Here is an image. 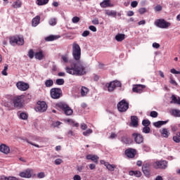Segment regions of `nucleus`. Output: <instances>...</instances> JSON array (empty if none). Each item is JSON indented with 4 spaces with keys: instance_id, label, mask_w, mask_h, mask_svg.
<instances>
[{
    "instance_id": "f257e3e1",
    "label": "nucleus",
    "mask_w": 180,
    "mask_h": 180,
    "mask_svg": "<svg viewBox=\"0 0 180 180\" xmlns=\"http://www.w3.org/2000/svg\"><path fill=\"white\" fill-rule=\"evenodd\" d=\"M72 56L75 60L70 62V66L65 68V71L70 75L81 77L86 74V68L81 60V47L75 42L72 44Z\"/></svg>"
},
{
    "instance_id": "f03ea898",
    "label": "nucleus",
    "mask_w": 180,
    "mask_h": 180,
    "mask_svg": "<svg viewBox=\"0 0 180 180\" xmlns=\"http://www.w3.org/2000/svg\"><path fill=\"white\" fill-rule=\"evenodd\" d=\"M23 99H25V95L11 96V101L13 102L14 108L18 109H20L23 106Z\"/></svg>"
},
{
    "instance_id": "7ed1b4c3",
    "label": "nucleus",
    "mask_w": 180,
    "mask_h": 180,
    "mask_svg": "<svg viewBox=\"0 0 180 180\" xmlns=\"http://www.w3.org/2000/svg\"><path fill=\"white\" fill-rule=\"evenodd\" d=\"M56 108L63 110L66 116H71V115L74 113L72 109H71L65 103L60 102L56 104Z\"/></svg>"
},
{
    "instance_id": "20e7f679",
    "label": "nucleus",
    "mask_w": 180,
    "mask_h": 180,
    "mask_svg": "<svg viewBox=\"0 0 180 180\" xmlns=\"http://www.w3.org/2000/svg\"><path fill=\"white\" fill-rule=\"evenodd\" d=\"M9 41L11 46H23L25 44V39L20 36L11 37Z\"/></svg>"
},
{
    "instance_id": "39448f33",
    "label": "nucleus",
    "mask_w": 180,
    "mask_h": 180,
    "mask_svg": "<svg viewBox=\"0 0 180 180\" xmlns=\"http://www.w3.org/2000/svg\"><path fill=\"white\" fill-rule=\"evenodd\" d=\"M155 169H167L168 167V162L167 160H158L153 163Z\"/></svg>"
},
{
    "instance_id": "423d86ee",
    "label": "nucleus",
    "mask_w": 180,
    "mask_h": 180,
    "mask_svg": "<svg viewBox=\"0 0 180 180\" xmlns=\"http://www.w3.org/2000/svg\"><path fill=\"white\" fill-rule=\"evenodd\" d=\"M155 25L160 29H167L171 26V23L165 21L164 19H158L155 21Z\"/></svg>"
},
{
    "instance_id": "0eeeda50",
    "label": "nucleus",
    "mask_w": 180,
    "mask_h": 180,
    "mask_svg": "<svg viewBox=\"0 0 180 180\" xmlns=\"http://www.w3.org/2000/svg\"><path fill=\"white\" fill-rule=\"evenodd\" d=\"M51 98L53 99H60L63 95V91L60 88H53L51 89Z\"/></svg>"
},
{
    "instance_id": "6e6552de",
    "label": "nucleus",
    "mask_w": 180,
    "mask_h": 180,
    "mask_svg": "<svg viewBox=\"0 0 180 180\" xmlns=\"http://www.w3.org/2000/svg\"><path fill=\"white\" fill-rule=\"evenodd\" d=\"M117 109L121 113L127 112L129 109V103L126 100H122L117 103Z\"/></svg>"
},
{
    "instance_id": "1a4fd4ad",
    "label": "nucleus",
    "mask_w": 180,
    "mask_h": 180,
    "mask_svg": "<svg viewBox=\"0 0 180 180\" xmlns=\"http://www.w3.org/2000/svg\"><path fill=\"white\" fill-rule=\"evenodd\" d=\"M122 86V83L117 80L110 82L107 86L108 92H113L115 88H120Z\"/></svg>"
},
{
    "instance_id": "9d476101",
    "label": "nucleus",
    "mask_w": 180,
    "mask_h": 180,
    "mask_svg": "<svg viewBox=\"0 0 180 180\" xmlns=\"http://www.w3.org/2000/svg\"><path fill=\"white\" fill-rule=\"evenodd\" d=\"M35 109L37 112H46L47 110V104L44 101H39Z\"/></svg>"
},
{
    "instance_id": "9b49d317",
    "label": "nucleus",
    "mask_w": 180,
    "mask_h": 180,
    "mask_svg": "<svg viewBox=\"0 0 180 180\" xmlns=\"http://www.w3.org/2000/svg\"><path fill=\"white\" fill-rule=\"evenodd\" d=\"M132 136L134 137V141L136 144H141V143L144 141V137H143V135L140 134L134 133L132 134Z\"/></svg>"
},
{
    "instance_id": "f8f14e48",
    "label": "nucleus",
    "mask_w": 180,
    "mask_h": 180,
    "mask_svg": "<svg viewBox=\"0 0 180 180\" xmlns=\"http://www.w3.org/2000/svg\"><path fill=\"white\" fill-rule=\"evenodd\" d=\"M16 86L20 91H27L29 88V84L23 82H18L16 84Z\"/></svg>"
},
{
    "instance_id": "ddd939ff",
    "label": "nucleus",
    "mask_w": 180,
    "mask_h": 180,
    "mask_svg": "<svg viewBox=\"0 0 180 180\" xmlns=\"http://www.w3.org/2000/svg\"><path fill=\"white\" fill-rule=\"evenodd\" d=\"M136 154H137V151L133 148H128L125 150V155L128 158H134L136 157Z\"/></svg>"
},
{
    "instance_id": "4468645a",
    "label": "nucleus",
    "mask_w": 180,
    "mask_h": 180,
    "mask_svg": "<svg viewBox=\"0 0 180 180\" xmlns=\"http://www.w3.org/2000/svg\"><path fill=\"white\" fill-rule=\"evenodd\" d=\"M146 88V85L143 84H135L132 89L133 92H136V94H141L143 90Z\"/></svg>"
},
{
    "instance_id": "2eb2a0df",
    "label": "nucleus",
    "mask_w": 180,
    "mask_h": 180,
    "mask_svg": "<svg viewBox=\"0 0 180 180\" xmlns=\"http://www.w3.org/2000/svg\"><path fill=\"white\" fill-rule=\"evenodd\" d=\"M19 176L21 178H32V170L27 169L24 172H20Z\"/></svg>"
},
{
    "instance_id": "dca6fc26",
    "label": "nucleus",
    "mask_w": 180,
    "mask_h": 180,
    "mask_svg": "<svg viewBox=\"0 0 180 180\" xmlns=\"http://www.w3.org/2000/svg\"><path fill=\"white\" fill-rule=\"evenodd\" d=\"M101 162L103 164L105 167H106L107 169L111 172H113V171H115V168H116V165H110L109 162H105V160H101Z\"/></svg>"
},
{
    "instance_id": "f3484780",
    "label": "nucleus",
    "mask_w": 180,
    "mask_h": 180,
    "mask_svg": "<svg viewBox=\"0 0 180 180\" xmlns=\"http://www.w3.org/2000/svg\"><path fill=\"white\" fill-rule=\"evenodd\" d=\"M131 124L133 127H137L139 126V117L137 116H131Z\"/></svg>"
},
{
    "instance_id": "a211bd4d",
    "label": "nucleus",
    "mask_w": 180,
    "mask_h": 180,
    "mask_svg": "<svg viewBox=\"0 0 180 180\" xmlns=\"http://www.w3.org/2000/svg\"><path fill=\"white\" fill-rule=\"evenodd\" d=\"M0 151L1 153H4V154H9V151H11V149L6 145L1 144L0 146Z\"/></svg>"
},
{
    "instance_id": "6ab92c4d",
    "label": "nucleus",
    "mask_w": 180,
    "mask_h": 180,
    "mask_svg": "<svg viewBox=\"0 0 180 180\" xmlns=\"http://www.w3.org/2000/svg\"><path fill=\"white\" fill-rule=\"evenodd\" d=\"M86 160H91L95 164H98V160H99V157L96 155H88L86 156Z\"/></svg>"
},
{
    "instance_id": "aec40b11",
    "label": "nucleus",
    "mask_w": 180,
    "mask_h": 180,
    "mask_svg": "<svg viewBox=\"0 0 180 180\" xmlns=\"http://www.w3.org/2000/svg\"><path fill=\"white\" fill-rule=\"evenodd\" d=\"M100 6L101 8H110L112 4H110V0H103L100 3Z\"/></svg>"
},
{
    "instance_id": "412c9836",
    "label": "nucleus",
    "mask_w": 180,
    "mask_h": 180,
    "mask_svg": "<svg viewBox=\"0 0 180 180\" xmlns=\"http://www.w3.org/2000/svg\"><path fill=\"white\" fill-rule=\"evenodd\" d=\"M162 137H164L165 139H168L169 137V131L167 129V128H163L162 130L160 131Z\"/></svg>"
},
{
    "instance_id": "4be33fe9",
    "label": "nucleus",
    "mask_w": 180,
    "mask_h": 180,
    "mask_svg": "<svg viewBox=\"0 0 180 180\" xmlns=\"http://www.w3.org/2000/svg\"><path fill=\"white\" fill-rule=\"evenodd\" d=\"M34 57L37 60H43V58H44V53H43V51H39V52L35 53Z\"/></svg>"
},
{
    "instance_id": "5701e85b",
    "label": "nucleus",
    "mask_w": 180,
    "mask_h": 180,
    "mask_svg": "<svg viewBox=\"0 0 180 180\" xmlns=\"http://www.w3.org/2000/svg\"><path fill=\"white\" fill-rule=\"evenodd\" d=\"M167 123H168V120L158 121L156 122H153V126H155V127H158V129H160V127H161V126H164V124H167Z\"/></svg>"
},
{
    "instance_id": "b1692460",
    "label": "nucleus",
    "mask_w": 180,
    "mask_h": 180,
    "mask_svg": "<svg viewBox=\"0 0 180 180\" xmlns=\"http://www.w3.org/2000/svg\"><path fill=\"white\" fill-rule=\"evenodd\" d=\"M39 23H40V16L39 15H37L35 18H34L32 19V26L36 27V26H37V25H39Z\"/></svg>"
},
{
    "instance_id": "393cba45",
    "label": "nucleus",
    "mask_w": 180,
    "mask_h": 180,
    "mask_svg": "<svg viewBox=\"0 0 180 180\" xmlns=\"http://www.w3.org/2000/svg\"><path fill=\"white\" fill-rule=\"evenodd\" d=\"M170 113L174 117H180V110L173 109L170 111Z\"/></svg>"
},
{
    "instance_id": "a878e982",
    "label": "nucleus",
    "mask_w": 180,
    "mask_h": 180,
    "mask_svg": "<svg viewBox=\"0 0 180 180\" xmlns=\"http://www.w3.org/2000/svg\"><path fill=\"white\" fill-rule=\"evenodd\" d=\"M57 39H60V36L50 35L45 38V41H53V40H57Z\"/></svg>"
},
{
    "instance_id": "bb28decb",
    "label": "nucleus",
    "mask_w": 180,
    "mask_h": 180,
    "mask_svg": "<svg viewBox=\"0 0 180 180\" xmlns=\"http://www.w3.org/2000/svg\"><path fill=\"white\" fill-rule=\"evenodd\" d=\"M172 101H170V103H176L177 105H180V97L176 98L175 95L172 96Z\"/></svg>"
},
{
    "instance_id": "cd10ccee",
    "label": "nucleus",
    "mask_w": 180,
    "mask_h": 180,
    "mask_svg": "<svg viewBox=\"0 0 180 180\" xmlns=\"http://www.w3.org/2000/svg\"><path fill=\"white\" fill-rule=\"evenodd\" d=\"M105 15L108 16H111L112 18H116L117 13L115 11L107 10L105 11Z\"/></svg>"
},
{
    "instance_id": "c85d7f7f",
    "label": "nucleus",
    "mask_w": 180,
    "mask_h": 180,
    "mask_svg": "<svg viewBox=\"0 0 180 180\" xmlns=\"http://www.w3.org/2000/svg\"><path fill=\"white\" fill-rule=\"evenodd\" d=\"M88 92H89V89L85 86H82L81 88V96H86L88 95Z\"/></svg>"
},
{
    "instance_id": "c756f323",
    "label": "nucleus",
    "mask_w": 180,
    "mask_h": 180,
    "mask_svg": "<svg viewBox=\"0 0 180 180\" xmlns=\"http://www.w3.org/2000/svg\"><path fill=\"white\" fill-rule=\"evenodd\" d=\"M50 0H37L36 4L39 6H43L44 5H47Z\"/></svg>"
},
{
    "instance_id": "7c9ffc66",
    "label": "nucleus",
    "mask_w": 180,
    "mask_h": 180,
    "mask_svg": "<svg viewBox=\"0 0 180 180\" xmlns=\"http://www.w3.org/2000/svg\"><path fill=\"white\" fill-rule=\"evenodd\" d=\"M124 34H117L115 36V40H117V41H123V40H124Z\"/></svg>"
},
{
    "instance_id": "2f4dec72",
    "label": "nucleus",
    "mask_w": 180,
    "mask_h": 180,
    "mask_svg": "<svg viewBox=\"0 0 180 180\" xmlns=\"http://www.w3.org/2000/svg\"><path fill=\"white\" fill-rule=\"evenodd\" d=\"M129 175H131V176L134 175L137 178H140V176H141V172H140V171H130L129 172Z\"/></svg>"
},
{
    "instance_id": "473e14b6",
    "label": "nucleus",
    "mask_w": 180,
    "mask_h": 180,
    "mask_svg": "<svg viewBox=\"0 0 180 180\" xmlns=\"http://www.w3.org/2000/svg\"><path fill=\"white\" fill-rule=\"evenodd\" d=\"M121 141L124 144H130L131 141L130 138L127 137V136H124L121 138Z\"/></svg>"
},
{
    "instance_id": "72a5a7b5",
    "label": "nucleus",
    "mask_w": 180,
    "mask_h": 180,
    "mask_svg": "<svg viewBox=\"0 0 180 180\" xmlns=\"http://www.w3.org/2000/svg\"><path fill=\"white\" fill-rule=\"evenodd\" d=\"M53 84L54 82H53V79H47L45 82V86H46V88H50L51 86H53Z\"/></svg>"
},
{
    "instance_id": "f704fd0d",
    "label": "nucleus",
    "mask_w": 180,
    "mask_h": 180,
    "mask_svg": "<svg viewBox=\"0 0 180 180\" xmlns=\"http://www.w3.org/2000/svg\"><path fill=\"white\" fill-rule=\"evenodd\" d=\"M22 6V1L17 0L13 3V7L15 8H20Z\"/></svg>"
},
{
    "instance_id": "c9c22d12",
    "label": "nucleus",
    "mask_w": 180,
    "mask_h": 180,
    "mask_svg": "<svg viewBox=\"0 0 180 180\" xmlns=\"http://www.w3.org/2000/svg\"><path fill=\"white\" fill-rule=\"evenodd\" d=\"M94 131L91 129H86V131H83L82 134L83 136H85L86 137H88L90 134H92Z\"/></svg>"
},
{
    "instance_id": "e433bc0d",
    "label": "nucleus",
    "mask_w": 180,
    "mask_h": 180,
    "mask_svg": "<svg viewBox=\"0 0 180 180\" xmlns=\"http://www.w3.org/2000/svg\"><path fill=\"white\" fill-rule=\"evenodd\" d=\"M49 23L51 26H56L57 25V18H51Z\"/></svg>"
},
{
    "instance_id": "4c0bfd02",
    "label": "nucleus",
    "mask_w": 180,
    "mask_h": 180,
    "mask_svg": "<svg viewBox=\"0 0 180 180\" xmlns=\"http://www.w3.org/2000/svg\"><path fill=\"white\" fill-rule=\"evenodd\" d=\"M142 171L144 175H146L147 177L150 176V169H147V168L144 169L142 167Z\"/></svg>"
},
{
    "instance_id": "58836bf2",
    "label": "nucleus",
    "mask_w": 180,
    "mask_h": 180,
    "mask_svg": "<svg viewBox=\"0 0 180 180\" xmlns=\"http://www.w3.org/2000/svg\"><path fill=\"white\" fill-rule=\"evenodd\" d=\"M142 124L144 126V127H148L150 124H151V122H150L148 120H143L142 121Z\"/></svg>"
},
{
    "instance_id": "ea45409f",
    "label": "nucleus",
    "mask_w": 180,
    "mask_h": 180,
    "mask_svg": "<svg viewBox=\"0 0 180 180\" xmlns=\"http://www.w3.org/2000/svg\"><path fill=\"white\" fill-rule=\"evenodd\" d=\"M143 133H145L146 134H148L150 131H151V129H150V127H144L142 130Z\"/></svg>"
},
{
    "instance_id": "a19ab883",
    "label": "nucleus",
    "mask_w": 180,
    "mask_h": 180,
    "mask_svg": "<svg viewBox=\"0 0 180 180\" xmlns=\"http://www.w3.org/2000/svg\"><path fill=\"white\" fill-rule=\"evenodd\" d=\"M68 122L69 123H70V124H72L73 127H78L79 126V124L78 122H75L72 120H69Z\"/></svg>"
},
{
    "instance_id": "79ce46f5",
    "label": "nucleus",
    "mask_w": 180,
    "mask_h": 180,
    "mask_svg": "<svg viewBox=\"0 0 180 180\" xmlns=\"http://www.w3.org/2000/svg\"><path fill=\"white\" fill-rule=\"evenodd\" d=\"M173 141H174V143H180V138L178 134L173 136Z\"/></svg>"
},
{
    "instance_id": "37998d69",
    "label": "nucleus",
    "mask_w": 180,
    "mask_h": 180,
    "mask_svg": "<svg viewBox=\"0 0 180 180\" xmlns=\"http://www.w3.org/2000/svg\"><path fill=\"white\" fill-rule=\"evenodd\" d=\"M56 85H64V79H58L56 81Z\"/></svg>"
},
{
    "instance_id": "c03bdc74",
    "label": "nucleus",
    "mask_w": 180,
    "mask_h": 180,
    "mask_svg": "<svg viewBox=\"0 0 180 180\" xmlns=\"http://www.w3.org/2000/svg\"><path fill=\"white\" fill-rule=\"evenodd\" d=\"M20 119H22V120H26V119H27V114L25 113V112H21L20 114Z\"/></svg>"
},
{
    "instance_id": "a18cd8bd",
    "label": "nucleus",
    "mask_w": 180,
    "mask_h": 180,
    "mask_svg": "<svg viewBox=\"0 0 180 180\" xmlns=\"http://www.w3.org/2000/svg\"><path fill=\"white\" fill-rule=\"evenodd\" d=\"M169 83H170L172 85H174V86H178V83H177L176 81H175V80L174 79V78H172V77H170Z\"/></svg>"
},
{
    "instance_id": "49530a36",
    "label": "nucleus",
    "mask_w": 180,
    "mask_h": 180,
    "mask_svg": "<svg viewBox=\"0 0 180 180\" xmlns=\"http://www.w3.org/2000/svg\"><path fill=\"white\" fill-rule=\"evenodd\" d=\"M79 20H80V18L79 17H77V16H75L72 18V23H78Z\"/></svg>"
},
{
    "instance_id": "de8ad7c7",
    "label": "nucleus",
    "mask_w": 180,
    "mask_h": 180,
    "mask_svg": "<svg viewBox=\"0 0 180 180\" xmlns=\"http://www.w3.org/2000/svg\"><path fill=\"white\" fill-rule=\"evenodd\" d=\"M6 71H8V65L4 66V69L1 71L2 75H5V76L8 75V72H6Z\"/></svg>"
},
{
    "instance_id": "09e8293b",
    "label": "nucleus",
    "mask_w": 180,
    "mask_h": 180,
    "mask_svg": "<svg viewBox=\"0 0 180 180\" xmlns=\"http://www.w3.org/2000/svg\"><path fill=\"white\" fill-rule=\"evenodd\" d=\"M28 57H30L31 59L34 57V51H33V49H30L28 52Z\"/></svg>"
},
{
    "instance_id": "8fccbe9b",
    "label": "nucleus",
    "mask_w": 180,
    "mask_h": 180,
    "mask_svg": "<svg viewBox=\"0 0 180 180\" xmlns=\"http://www.w3.org/2000/svg\"><path fill=\"white\" fill-rule=\"evenodd\" d=\"M150 116L151 117H158V112H157V111H152L150 113Z\"/></svg>"
},
{
    "instance_id": "3c124183",
    "label": "nucleus",
    "mask_w": 180,
    "mask_h": 180,
    "mask_svg": "<svg viewBox=\"0 0 180 180\" xmlns=\"http://www.w3.org/2000/svg\"><path fill=\"white\" fill-rule=\"evenodd\" d=\"M155 11H156V12H160L161 11H162V6H161L160 5H158L155 7Z\"/></svg>"
},
{
    "instance_id": "603ef678",
    "label": "nucleus",
    "mask_w": 180,
    "mask_h": 180,
    "mask_svg": "<svg viewBox=\"0 0 180 180\" xmlns=\"http://www.w3.org/2000/svg\"><path fill=\"white\" fill-rule=\"evenodd\" d=\"M170 72L172 74H175V75H180V71H177L174 68L170 70Z\"/></svg>"
},
{
    "instance_id": "864d4df0",
    "label": "nucleus",
    "mask_w": 180,
    "mask_h": 180,
    "mask_svg": "<svg viewBox=\"0 0 180 180\" xmlns=\"http://www.w3.org/2000/svg\"><path fill=\"white\" fill-rule=\"evenodd\" d=\"M137 5H139V2H137V1H134L131 3V8H136Z\"/></svg>"
},
{
    "instance_id": "5fc2aeb1",
    "label": "nucleus",
    "mask_w": 180,
    "mask_h": 180,
    "mask_svg": "<svg viewBox=\"0 0 180 180\" xmlns=\"http://www.w3.org/2000/svg\"><path fill=\"white\" fill-rule=\"evenodd\" d=\"M150 167H151V164L150 162H147L143 165L142 168H143L144 169H146V168L150 169Z\"/></svg>"
},
{
    "instance_id": "6e6d98bb",
    "label": "nucleus",
    "mask_w": 180,
    "mask_h": 180,
    "mask_svg": "<svg viewBox=\"0 0 180 180\" xmlns=\"http://www.w3.org/2000/svg\"><path fill=\"white\" fill-rule=\"evenodd\" d=\"M89 31H88V30H85V31H84V32L82 34V36L83 37H88V35L89 34Z\"/></svg>"
},
{
    "instance_id": "4d7b16f0",
    "label": "nucleus",
    "mask_w": 180,
    "mask_h": 180,
    "mask_svg": "<svg viewBox=\"0 0 180 180\" xmlns=\"http://www.w3.org/2000/svg\"><path fill=\"white\" fill-rule=\"evenodd\" d=\"M46 176V174H44V172H39L37 174V178L41 179L44 178Z\"/></svg>"
},
{
    "instance_id": "13d9d810",
    "label": "nucleus",
    "mask_w": 180,
    "mask_h": 180,
    "mask_svg": "<svg viewBox=\"0 0 180 180\" xmlns=\"http://www.w3.org/2000/svg\"><path fill=\"white\" fill-rule=\"evenodd\" d=\"M60 124H61V122H60L58 121L52 123L53 127H58V126H60Z\"/></svg>"
},
{
    "instance_id": "bf43d9fd",
    "label": "nucleus",
    "mask_w": 180,
    "mask_h": 180,
    "mask_svg": "<svg viewBox=\"0 0 180 180\" xmlns=\"http://www.w3.org/2000/svg\"><path fill=\"white\" fill-rule=\"evenodd\" d=\"M81 129L82 130H86L88 129V126L85 123L81 124Z\"/></svg>"
},
{
    "instance_id": "052dcab7",
    "label": "nucleus",
    "mask_w": 180,
    "mask_h": 180,
    "mask_svg": "<svg viewBox=\"0 0 180 180\" xmlns=\"http://www.w3.org/2000/svg\"><path fill=\"white\" fill-rule=\"evenodd\" d=\"M62 60L64 63H68V56H62Z\"/></svg>"
},
{
    "instance_id": "680f3d73",
    "label": "nucleus",
    "mask_w": 180,
    "mask_h": 180,
    "mask_svg": "<svg viewBox=\"0 0 180 180\" xmlns=\"http://www.w3.org/2000/svg\"><path fill=\"white\" fill-rule=\"evenodd\" d=\"M62 162H63V160L61 159H56L55 160L56 165H60V164H62Z\"/></svg>"
},
{
    "instance_id": "e2e57ef3",
    "label": "nucleus",
    "mask_w": 180,
    "mask_h": 180,
    "mask_svg": "<svg viewBox=\"0 0 180 180\" xmlns=\"http://www.w3.org/2000/svg\"><path fill=\"white\" fill-rule=\"evenodd\" d=\"M91 23H93V25H98L99 24V20L98 18H94L91 21Z\"/></svg>"
},
{
    "instance_id": "0e129e2a",
    "label": "nucleus",
    "mask_w": 180,
    "mask_h": 180,
    "mask_svg": "<svg viewBox=\"0 0 180 180\" xmlns=\"http://www.w3.org/2000/svg\"><path fill=\"white\" fill-rule=\"evenodd\" d=\"M89 30H91V32H96V27L94 25H90L89 27Z\"/></svg>"
},
{
    "instance_id": "69168bd1",
    "label": "nucleus",
    "mask_w": 180,
    "mask_h": 180,
    "mask_svg": "<svg viewBox=\"0 0 180 180\" xmlns=\"http://www.w3.org/2000/svg\"><path fill=\"white\" fill-rule=\"evenodd\" d=\"M139 12L141 15H143V13H146V8H139Z\"/></svg>"
},
{
    "instance_id": "338daca9",
    "label": "nucleus",
    "mask_w": 180,
    "mask_h": 180,
    "mask_svg": "<svg viewBox=\"0 0 180 180\" xmlns=\"http://www.w3.org/2000/svg\"><path fill=\"white\" fill-rule=\"evenodd\" d=\"M143 148L144 151L148 152L150 151V147H148L147 145H143Z\"/></svg>"
},
{
    "instance_id": "774afa93",
    "label": "nucleus",
    "mask_w": 180,
    "mask_h": 180,
    "mask_svg": "<svg viewBox=\"0 0 180 180\" xmlns=\"http://www.w3.org/2000/svg\"><path fill=\"white\" fill-rule=\"evenodd\" d=\"M73 179L74 180H81V176L76 174L74 176Z\"/></svg>"
}]
</instances>
